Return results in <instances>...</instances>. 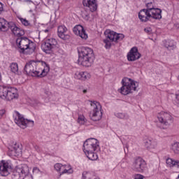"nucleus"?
Masks as SVG:
<instances>
[{"instance_id":"nucleus-1","label":"nucleus","mask_w":179,"mask_h":179,"mask_svg":"<svg viewBox=\"0 0 179 179\" xmlns=\"http://www.w3.org/2000/svg\"><path fill=\"white\" fill-rule=\"evenodd\" d=\"M24 72L29 76L35 78H44L50 72V65L45 62L29 61L24 66Z\"/></svg>"},{"instance_id":"nucleus-2","label":"nucleus","mask_w":179,"mask_h":179,"mask_svg":"<svg viewBox=\"0 0 179 179\" xmlns=\"http://www.w3.org/2000/svg\"><path fill=\"white\" fill-rule=\"evenodd\" d=\"M78 54V64L83 66L89 68L94 63V52L92 48L83 47Z\"/></svg>"},{"instance_id":"nucleus-3","label":"nucleus","mask_w":179,"mask_h":179,"mask_svg":"<svg viewBox=\"0 0 179 179\" xmlns=\"http://www.w3.org/2000/svg\"><path fill=\"white\" fill-rule=\"evenodd\" d=\"M99 149V141L96 138H88L83 144V152L90 160H97L99 155L95 150Z\"/></svg>"},{"instance_id":"nucleus-4","label":"nucleus","mask_w":179,"mask_h":179,"mask_svg":"<svg viewBox=\"0 0 179 179\" xmlns=\"http://www.w3.org/2000/svg\"><path fill=\"white\" fill-rule=\"evenodd\" d=\"M16 46L22 54H33L36 50V43L27 37H18Z\"/></svg>"},{"instance_id":"nucleus-5","label":"nucleus","mask_w":179,"mask_h":179,"mask_svg":"<svg viewBox=\"0 0 179 179\" xmlns=\"http://www.w3.org/2000/svg\"><path fill=\"white\" fill-rule=\"evenodd\" d=\"M122 86L118 90V92L124 96H128V94L136 92V90L139 87V83L128 78H124L122 80Z\"/></svg>"},{"instance_id":"nucleus-6","label":"nucleus","mask_w":179,"mask_h":179,"mask_svg":"<svg viewBox=\"0 0 179 179\" xmlns=\"http://www.w3.org/2000/svg\"><path fill=\"white\" fill-rule=\"evenodd\" d=\"M9 29L13 34L17 36V37L24 36V31L17 27L13 22H8L5 19L0 18V31H8Z\"/></svg>"},{"instance_id":"nucleus-7","label":"nucleus","mask_w":179,"mask_h":179,"mask_svg":"<svg viewBox=\"0 0 179 179\" xmlns=\"http://www.w3.org/2000/svg\"><path fill=\"white\" fill-rule=\"evenodd\" d=\"M17 89L12 87H3L0 89V99L10 101L14 99H17Z\"/></svg>"},{"instance_id":"nucleus-8","label":"nucleus","mask_w":179,"mask_h":179,"mask_svg":"<svg viewBox=\"0 0 179 179\" xmlns=\"http://www.w3.org/2000/svg\"><path fill=\"white\" fill-rule=\"evenodd\" d=\"M157 118L161 124L162 129H167L173 124V116L167 112L161 111L157 115Z\"/></svg>"},{"instance_id":"nucleus-9","label":"nucleus","mask_w":179,"mask_h":179,"mask_svg":"<svg viewBox=\"0 0 179 179\" xmlns=\"http://www.w3.org/2000/svg\"><path fill=\"white\" fill-rule=\"evenodd\" d=\"M31 176L29 166L26 164H21L16 166L15 169L12 173V179H17L22 177H27Z\"/></svg>"},{"instance_id":"nucleus-10","label":"nucleus","mask_w":179,"mask_h":179,"mask_svg":"<svg viewBox=\"0 0 179 179\" xmlns=\"http://www.w3.org/2000/svg\"><path fill=\"white\" fill-rule=\"evenodd\" d=\"M91 120L92 121H100L103 117V112H101V105L96 101H91Z\"/></svg>"},{"instance_id":"nucleus-11","label":"nucleus","mask_w":179,"mask_h":179,"mask_svg":"<svg viewBox=\"0 0 179 179\" xmlns=\"http://www.w3.org/2000/svg\"><path fill=\"white\" fill-rule=\"evenodd\" d=\"M125 36L122 34H117L114 31H110L106 36V38L103 40L105 48L108 50L111 48V41H121L124 40Z\"/></svg>"},{"instance_id":"nucleus-12","label":"nucleus","mask_w":179,"mask_h":179,"mask_svg":"<svg viewBox=\"0 0 179 179\" xmlns=\"http://www.w3.org/2000/svg\"><path fill=\"white\" fill-rule=\"evenodd\" d=\"M14 113V121L15 124L18 125V127H20V128H22V129L27 128V125H29V124L34 125V121L25 119L24 117H23V115L20 114V113L16 110Z\"/></svg>"},{"instance_id":"nucleus-13","label":"nucleus","mask_w":179,"mask_h":179,"mask_svg":"<svg viewBox=\"0 0 179 179\" xmlns=\"http://www.w3.org/2000/svg\"><path fill=\"white\" fill-rule=\"evenodd\" d=\"M131 170L136 173H143L146 170V161L141 157L135 158L131 164Z\"/></svg>"},{"instance_id":"nucleus-14","label":"nucleus","mask_w":179,"mask_h":179,"mask_svg":"<svg viewBox=\"0 0 179 179\" xmlns=\"http://www.w3.org/2000/svg\"><path fill=\"white\" fill-rule=\"evenodd\" d=\"M57 45H58L57 39L50 38H47L45 43L41 45V49L46 54H51V51H52L54 48H56Z\"/></svg>"},{"instance_id":"nucleus-15","label":"nucleus","mask_w":179,"mask_h":179,"mask_svg":"<svg viewBox=\"0 0 179 179\" xmlns=\"http://www.w3.org/2000/svg\"><path fill=\"white\" fill-rule=\"evenodd\" d=\"M10 173H12V165L5 160H1L0 163V176L8 177Z\"/></svg>"},{"instance_id":"nucleus-16","label":"nucleus","mask_w":179,"mask_h":179,"mask_svg":"<svg viewBox=\"0 0 179 179\" xmlns=\"http://www.w3.org/2000/svg\"><path fill=\"white\" fill-rule=\"evenodd\" d=\"M141 57H142V55L139 53L138 48L136 47L132 48L127 54V59L131 62L139 59Z\"/></svg>"},{"instance_id":"nucleus-17","label":"nucleus","mask_w":179,"mask_h":179,"mask_svg":"<svg viewBox=\"0 0 179 179\" xmlns=\"http://www.w3.org/2000/svg\"><path fill=\"white\" fill-rule=\"evenodd\" d=\"M57 34L62 40H69L70 36L68 34V28L65 25H60L57 28Z\"/></svg>"},{"instance_id":"nucleus-18","label":"nucleus","mask_w":179,"mask_h":179,"mask_svg":"<svg viewBox=\"0 0 179 179\" xmlns=\"http://www.w3.org/2000/svg\"><path fill=\"white\" fill-rule=\"evenodd\" d=\"M73 31L76 36H79V37H81L83 40H87L88 37L85 28H83L82 25H76L74 27Z\"/></svg>"},{"instance_id":"nucleus-19","label":"nucleus","mask_w":179,"mask_h":179,"mask_svg":"<svg viewBox=\"0 0 179 179\" xmlns=\"http://www.w3.org/2000/svg\"><path fill=\"white\" fill-rule=\"evenodd\" d=\"M83 5L85 8H88L90 12L97 10V1L96 0H83Z\"/></svg>"},{"instance_id":"nucleus-20","label":"nucleus","mask_w":179,"mask_h":179,"mask_svg":"<svg viewBox=\"0 0 179 179\" xmlns=\"http://www.w3.org/2000/svg\"><path fill=\"white\" fill-rule=\"evenodd\" d=\"M75 79H78L79 80H89L92 76L87 71H76L74 75Z\"/></svg>"},{"instance_id":"nucleus-21","label":"nucleus","mask_w":179,"mask_h":179,"mask_svg":"<svg viewBox=\"0 0 179 179\" xmlns=\"http://www.w3.org/2000/svg\"><path fill=\"white\" fill-rule=\"evenodd\" d=\"M138 18L141 22H146L150 20V13H149V10L145 8L142 9L138 13Z\"/></svg>"},{"instance_id":"nucleus-22","label":"nucleus","mask_w":179,"mask_h":179,"mask_svg":"<svg viewBox=\"0 0 179 179\" xmlns=\"http://www.w3.org/2000/svg\"><path fill=\"white\" fill-rule=\"evenodd\" d=\"M148 11L150 15V19H155V20L162 19V9L155 8Z\"/></svg>"},{"instance_id":"nucleus-23","label":"nucleus","mask_w":179,"mask_h":179,"mask_svg":"<svg viewBox=\"0 0 179 179\" xmlns=\"http://www.w3.org/2000/svg\"><path fill=\"white\" fill-rule=\"evenodd\" d=\"M8 149L10 152H11L12 156L17 157L22 155V148H20V145L16 143L14 145H10Z\"/></svg>"},{"instance_id":"nucleus-24","label":"nucleus","mask_w":179,"mask_h":179,"mask_svg":"<svg viewBox=\"0 0 179 179\" xmlns=\"http://www.w3.org/2000/svg\"><path fill=\"white\" fill-rule=\"evenodd\" d=\"M144 146L148 149H156L157 148V141L155 139H147L144 142Z\"/></svg>"},{"instance_id":"nucleus-25","label":"nucleus","mask_w":179,"mask_h":179,"mask_svg":"<svg viewBox=\"0 0 179 179\" xmlns=\"http://www.w3.org/2000/svg\"><path fill=\"white\" fill-rule=\"evenodd\" d=\"M10 69L12 73L15 75H22V71L19 70V65L17 63H11L10 65Z\"/></svg>"},{"instance_id":"nucleus-26","label":"nucleus","mask_w":179,"mask_h":179,"mask_svg":"<svg viewBox=\"0 0 179 179\" xmlns=\"http://www.w3.org/2000/svg\"><path fill=\"white\" fill-rule=\"evenodd\" d=\"M166 164L169 167H177L179 169V161L174 160L171 158L166 159Z\"/></svg>"},{"instance_id":"nucleus-27","label":"nucleus","mask_w":179,"mask_h":179,"mask_svg":"<svg viewBox=\"0 0 179 179\" xmlns=\"http://www.w3.org/2000/svg\"><path fill=\"white\" fill-rule=\"evenodd\" d=\"M165 47L168 50H176L177 46L176 45V42H174V41H167L165 43Z\"/></svg>"},{"instance_id":"nucleus-28","label":"nucleus","mask_w":179,"mask_h":179,"mask_svg":"<svg viewBox=\"0 0 179 179\" xmlns=\"http://www.w3.org/2000/svg\"><path fill=\"white\" fill-rule=\"evenodd\" d=\"M171 150L176 155H179V142H175L171 145Z\"/></svg>"},{"instance_id":"nucleus-29","label":"nucleus","mask_w":179,"mask_h":179,"mask_svg":"<svg viewBox=\"0 0 179 179\" xmlns=\"http://www.w3.org/2000/svg\"><path fill=\"white\" fill-rule=\"evenodd\" d=\"M64 169H62V174H72L73 170L69 165H63Z\"/></svg>"},{"instance_id":"nucleus-30","label":"nucleus","mask_w":179,"mask_h":179,"mask_svg":"<svg viewBox=\"0 0 179 179\" xmlns=\"http://www.w3.org/2000/svg\"><path fill=\"white\" fill-rule=\"evenodd\" d=\"M147 9L146 10H151L155 9V0H145Z\"/></svg>"},{"instance_id":"nucleus-31","label":"nucleus","mask_w":179,"mask_h":179,"mask_svg":"<svg viewBox=\"0 0 179 179\" xmlns=\"http://www.w3.org/2000/svg\"><path fill=\"white\" fill-rule=\"evenodd\" d=\"M86 117H85V115H79L78 120H77V122L78 124H80V125H85V124H86Z\"/></svg>"},{"instance_id":"nucleus-32","label":"nucleus","mask_w":179,"mask_h":179,"mask_svg":"<svg viewBox=\"0 0 179 179\" xmlns=\"http://www.w3.org/2000/svg\"><path fill=\"white\" fill-rule=\"evenodd\" d=\"M94 177V176L93 175V173L87 171H84L83 173V177L81 179H93Z\"/></svg>"},{"instance_id":"nucleus-33","label":"nucleus","mask_w":179,"mask_h":179,"mask_svg":"<svg viewBox=\"0 0 179 179\" xmlns=\"http://www.w3.org/2000/svg\"><path fill=\"white\" fill-rule=\"evenodd\" d=\"M116 117H117V118H120L121 120H129V115H128V114L122 113H117Z\"/></svg>"},{"instance_id":"nucleus-34","label":"nucleus","mask_w":179,"mask_h":179,"mask_svg":"<svg viewBox=\"0 0 179 179\" xmlns=\"http://www.w3.org/2000/svg\"><path fill=\"white\" fill-rule=\"evenodd\" d=\"M173 103L179 107V91L173 95Z\"/></svg>"},{"instance_id":"nucleus-35","label":"nucleus","mask_w":179,"mask_h":179,"mask_svg":"<svg viewBox=\"0 0 179 179\" xmlns=\"http://www.w3.org/2000/svg\"><path fill=\"white\" fill-rule=\"evenodd\" d=\"M55 169L57 171H60V173H62V169H64V165L61 164H56L55 165Z\"/></svg>"},{"instance_id":"nucleus-36","label":"nucleus","mask_w":179,"mask_h":179,"mask_svg":"<svg viewBox=\"0 0 179 179\" xmlns=\"http://www.w3.org/2000/svg\"><path fill=\"white\" fill-rule=\"evenodd\" d=\"M19 20L20 22H21L22 24H24V26H29L30 24V23H29V21L27 20L24 19L22 17H19Z\"/></svg>"},{"instance_id":"nucleus-37","label":"nucleus","mask_w":179,"mask_h":179,"mask_svg":"<svg viewBox=\"0 0 179 179\" xmlns=\"http://www.w3.org/2000/svg\"><path fill=\"white\" fill-rule=\"evenodd\" d=\"M144 31H145L147 34H152V28L150 27L145 28Z\"/></svg>"},{"instance_id":"nucleus-38","label":"nucleus","mask_w":179,"mask_h":179,"mask_svg":"<svg viewBox=\"0 0 179 179\" xmlns=\"http://www.w3.org/2000/svg\"><path fill=\"white\" fill-rule=\"evenodd\" d=\"M145 178V176H143L141 174H136L134 176V179H143Z\"/></svg>"},{"instance_id":"nucleus-39","label":"nucleus","mask_w":179,"mask_h":179,"mask_svg":"<svg viewBox=\"0 0 179 179\" xmlns=\"http://www.w3.org/2000/svg\"><path fill=\"white\" fill-rule=\"evenodd\" d=\"M33 173H35V174H38V173H40V169L37 167H35L33 169Z\"/></svg>"},{"instance_id":"nucleus-40","label":"nucleus","mask_w":179,"mask_h":179,"mask_svg":"<svg viewBox=\"0 0 179 179\" xmlns=\"http://www.w3.org/2000/svg\"><path fill=\"white\" fill-rule=\"evenodd\" d=\"M17 179H33V176L31 175H28V176H24Z\"/></svg>"},{"instance_id":"nucleus-41","label":"nucleus","mask_w":179,"mask_h":179,"mask_svg":"<svg viewBox=\"0 0 179 179\" xmlns=\"http://www.w3.org/2000/svg\"><path fill=\"white\" fill-rule=\"evenodd\" d=\"M3 114H5V110H0V120L3 117Z\"/></svg>"},{"instance_id":"nucleus-42","label":"nucleus","mask_w":179,"mask_h":179,"mask_svg":"<svg viewBox=\"0 0 179 179\" xmlns=\"http://www.w3.org/2000/svg\"><path fill=\"white\" fill-rule=\"evenodd\" d=\"M3 10V6L2 5V3L0 2V13H2Z\"/></svg>"},{"instance_id":"nucleus-43","label":"nucleus","mask_w":179,"mask_h":179,"mask_svg":"<svg viewBox=\"0 0 179 179\" xmlns=\"http://www.w3.org/2000/svg\"><path fill=\"white\" fill-rule=\"evenodd\" d=\"M3 10V6L2 5V3L0 2V13H2Z\"/></svg>"},{"instance_id":"nucleus-44","label":"nucleus","mask_w":179,"mask_h":179,"mask_svg":"<svg viewBox=\"0 0 179 179\" xmlns=\"http://www.w3.org/2000/svg\"><path fill=\"white\" fill-rule=\"evenodd\" d=\"M3 10V6L2 5V3L0 2V13H2Z\"/></svg>"},{"instance_id":"nucleus-45","label":"nucleus","mask_w":179,"mask_h":179,"mask_svg":"<svg viewBox=\"0 0 179 179\" xmlns=\"http://www.w3.org/2000/svg\"><path fill=\"white\" fill-rule=\"evenodd\" d=\"M174 27H175L176 29H178H178H179V23H176V24H174Z\"/></svg>"},{"instance_id":"nucleus-46","label":"nucleus","mask_w":179,"mask_h":179,"mask_svg":"<svg viewBox=\"0 0 179 179\" xmlns=\"http://www.w3.org/2000/svg\"><path fill=\"white\" fill-rule=\"evenodd\" d=\"M46 96H50L51 94V92H45Z\"/></svg>"},{"instance_id":"nucleus-47","label":"nucleus","mask_w":179,"mask_h":179,"mask_svg":"<svg viewBox=\"0 0 179 179\" xmlns=\"http://www.w3.org/2000/svg\"><path fill=\"white\" fill-rule=\"evenodd\" d=\"M83 93H84V94H86V93H87V90H83Z\"/></svg>"},{"instance_id":"nucleus-48","label":"nucleus","mask_w":179,"mask_h":179,"mask_svg":"<svg viewBox=\"0 0 179 179\" xmlns=\"http://www.w3.org/2000/svg\"><path fill=\"white\" fill-rule=\"evenodd\" d=\"M44 31L45 33H48V29H45Z\"/></svg>"},{"instance_id":"nucleus-49","label":"nucleus","mask_w":179,"mask_h":179,"mask_svg":"<svg viewBox=\"0 0 179 179\" xmlns=\"http://www.w3.org/2000/svg\"><path fill=\"white\" fill-rule=\"evenodd\" d=\"M1 79H2V76L0 73V81L1 80Z\"/></svg>"},{"instance_id":"nucleus-50","label":"nucleus","mask_w":179,"mask_h":179,"mask_svg":"<svg viewBox=\"0 0 179 179\" xmlns=\"http://www.w3.org/2000/svg\"><path fill=\"white\" fill-rule=\"evenodd\" d=\"M86 17H87V15H86Z\"/></svg>"}]
</instances>
